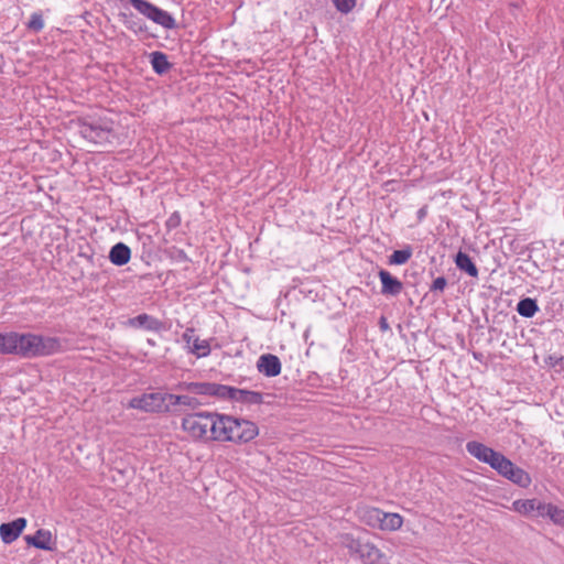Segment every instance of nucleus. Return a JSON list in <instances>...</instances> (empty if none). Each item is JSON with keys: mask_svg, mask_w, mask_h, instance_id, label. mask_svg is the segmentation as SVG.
Segmentation results:
<instances>
[{"mask_svg": "<svg viewBox=\"0 0 564 564\" xmlns=\"http://www.w3.org/2000/svg\"><path fill=\"white\" fill-rule=\"evenodd\" d=\"M220 414L216 412H196L182 420V429L194 440L218 441Z\"/></svg>", "mask_w": 564, "mask_h": 564, "instance_id": "1", "label": "nucleus"}, {"mask_svg": "<svg viewBox=\"0 0 564 564\" xmlns=\"http://www.w3.org/2000/svg\"><path fill=\"white\" fill-rule=\"evenodd\" d=\"M259 433L257 425L248 420L220 414L218 441L248 443Z\"/></svg>", "mask_w": 564, "mask_h": 564, "instance_id": "2", "label": "nucleus"}, {"mask_svg": "<svg viewBox=\"0 0 564 564\" xmlns=\"http://www.w3.org/2000/svg\"><path fill=\"white\" fill-rule=\"evenodd\" d=\"M15 355L23 357L47 356L61 349V343L57 338L34 334L15 333Z\"/></svg>", "mask_w": 564, "mask_h": 564, "instance_id": "3", "label": "nucleus"}, {"mask_svg": "<svg viewBox=\"0 0 564 564\" xmlns=\"http://www.w3.org/2000/svg\"><path fill=\"white\" fill-rule=\"evenodd\" d=\"M341 545L351 556L358 557L364 564H387L388 558L373 543L356 539L351 534H344Z\"/></svg>", "mask_w": 564, "mask_h": 564, "instance_id": "4", "label": "nucleus"}, {"mask_svg": "<svg viewBox=\"0 0 564 564\" xmlns=\"http://www.w3.org/2000/svg\"><path fill=\"white\" fill-rule=\"evenodd\" d=\"M169 393L152 392L134 397L129 401L128 406L144 412H170Z\"/></svg>", "mask_w": 564, "mask_h": 564, "instance_id": "5", "label": "nucleus"}, {"mask_svg": "<svg viewBox=\"0 0 564 564\" xmlns=\"http://www.w3.org/2000/svg\"><path fill=\"white\" fill-rule=\"evenodd\" d=\"M131 6L142 15L147 17L154 23L171 30L176 26L175 19L167 12L164 11L147 0H129Z\"/></svg>", "mask_w": 564, "mask_h": 564, "instance_id": "6", "label": "nucleus"}, {"mask_svg": "<svg viewBox=\"0 0 564 564\" xmlns=\"http://www.w3.org/2000/svg\"><path fill=\"white\" fill-rule=\"evenodd\" d=\"M80 134L88 141L96 144L112 143L115 133L108 124H101L100 122H85L80 126Z\"/></svg>", "mask_w": 564, "mask_h": 564, "instance_id": "7", "label": "nucleus"}, {"mask_svg": "<svg viewBox=\"0 0 564 564\" xmlns=\"http://www.w3.org/2000/svg\"><path fill=\"white\" fill-rule=\"evenodd\" d=\"M220 399H228L245 404H261L263 402V394L223 384Z\"/></svg>", "mask_w": 564, "mask_h": 564, "instance_id": "8", "label": "nucleus"}, {"mask_svg": "<svg viewBox=\"0 0 564 564\" xmlns=\"http://www.w3.org/2000/svg\"><path fill=\"white\" fill-rule=\"evenodd\" d=\"M182 338L184 343L186 344V348L188 351L196 357H206L210 354V346L209 343L205 339H199L195 336V330L193 328H187L183 335Z\"/></svg>", "mask_w": 564, "mask_h": 564, "instance_id": "9", "label": "nucleus"}, {"mask_svg": "<svg viewBox=\"0 0 564 564\" xmlns=\"http://www.w3.org/2000/svg\"><path fill=\"white\" fill-rule=\"evenodd\" d=\"M223 384L212 382H184L180 389L200 395H212L220 399Z\"/></svg>", "mask_w": 564, "mask_h": 564, "instance_id": "10", "label": "nucleus"}, {"mask_svg": "<svg viewBox=\"0 0 564 564\" xmlns=\"http://www.w3.org/2000/svg\"><path fill=\"white\" fill-rule=\"evenodd\" d=\"M25 527V518H17L11 522L2 523L0 525V536L2 542L6 544L12 543L20 536Z\"/></svg>", "mask_w": 564, "mask_h": 564, "instance_id": "11", "label": "nucleus"}, {"mask_svg": "<svg viewBox=\"0 0 564 564\" xmlns=\"http://www.w3.org/2000/svg\"><path fill=\"white\" fill-rule=\"evenodd\" d=\"M257 369L265 377H276L281 373L282 365L278 356L264 354L259 357Z\"/></svg>", "mask_w": 564, "mask_h": 564, "instance_id": "12", "label": "nucleus"}, {"mask_svg": "<svg viewBox=\"0 0 564 564\" xmlns=\"http://www.w3.org/2000/svg\"><path fill=\"white\" fill-rule=\"evenodd\" d=\"M378 275L381 281V293L383 295L397 296L402 292V282L399 279L391 275L389 271L380 270Z\"/></svg>", "mask_w": 564, "mask_h": 564, "instance_id": "13", "label": "nucleus"}, {"mask_svg": "<svg viewBox=\"0 0 564 564\" xmlns=\"http://www.w3.org/2000/svg\"><path fill=\"white\" fill-rule=\"evenodd\" d=\"M24 540L28 545H32L39 550L52 551L53 550V536L51 531L40 529L34 535H25Z\"/></svg>", "mask_w": 564, "mask_h": 564, "instance_id": "14", "label": "nucleus"}, {"mask_svg": "<svg viewBox=\"0 0 564 564\" xmlns=\"http://www.w3.org/2000/svg\"><path fill=\"white\" fill-rule=\"evenodd\" d=\"M466 451L468 452L469 455L485 464H488L494 457V455L497 453L491 447H488L485 444L477 441L468 442L466 444Z\"/></svg>", "mask_w": 564, "mask_h": 564, "instance_id": "15", "label": "nucleus"}, {"mask_svg": "<svg viewBox=\"0 0 564 564\" xmlns=\"http://www.w3.org/2000/svg\"><path fill=\"white\" fill-rule=\"evenodd\" d=\"M382 514L384 511L375 507H366L359 511V518L365 524L379 530L382 527Z\"/></svg>", "mask_w": 564, "mask_h": 564, "instance_id": "16", "label": "nucleus"}, {"mask_svg": "<svg viewBox=\"0 0 564 564\" xmlns=\"http://www.w3.org/2000/svg\"><path fill=\"white\" fill-rule=\"evenodd\" d=\"M129 325L132 327L144 328L147 330L160 332L163 328V323L148 314H140L129 319Z\"/></svg>", "mask_w": 564, "mask_h": 564, "instance_id": "17", "label": "nucleus"}, {"mask_svg": "<svg viewBox=\"0 0 564 564\" xmlns=\"http://www.w3.org/2000/svg\"><path fill=\"white\" fill-rule=\"evenodd\" d=\"M131 258V250L130 248L122 243L118 242L116 243L109 252V260L111 263L116 265H124L129 262Z\"/></svg>", "mask_w": 564, "mask_h": 564, "instance_id": "18", "label": "nucleus"}, {"mask_svg": "<svg viewBox=\"0 0 564 564\" xmlns=\"http://www.w3.org/2000/svg\"><path fill=\"white\" fill-rule=\"evenodd\" d=\"M455 264L460 271L466 272L468 275L473 278L478 276V269L467 253L459 251L455 257Z\"/></svg>", "mask_w": 564, "mask_h": 564, "instance_id": "19", "label": "nucleus"}, {"mask_svg": "<svg viewBox=\"0 0 564 564\" xmlns=\"http://www.w3.org/2000/svg\"><path fill=\"white\" fill-rule=\"evenodd\" d=\"M169 401L172 405H183L191 410H195L202 405V402L197 398L187 394L178 395L169 393Z\"/></svg>", "mask_w": 564, "mask_h": 564, "instance_id": "20", "label": "nucleus"}, {"mask_svg": "<svg viewBox=\"0 0 564 564\" xmlns=\"http://www.w3.org/2000/svg\"><path fill=\"white\" fill-rule=\"evenodd\" d=\"M151 65L156 74H164L171 68V64L164 53L155 51L151 53Z\"/></svg>", "mask_w": 564, "mask_h": 564, "instance_id": "21", "label": "nucleus"}, {"mask_svg": "<svg viewBox=\"0 0 564 564\" xmlns=\"http://www.w3.org/2000/svg\"><path fill=\"white\" fill-rule=\"evenodd\" d=\"M382 517V531H397L403 524V518L399 513L384 512Z\"/></svg>", "mask_w": 564, "mask_h": 564, "instance_id": "22", "label": "nucleus"}, {"mask_svg": "<svg viewBox=\"0 0 564 564\" xmlns=\"http://www.w3.org/2000/svg\"><path fill=\"white\" fill-rule=\"evenodd\" d=\"M15 332L0 334V354L9 355L15 354Z\"/></svg>", "mask_w": 564, "mask_h": 564, "instance_id": "23", "label": "nucleus"}, {"mask_svg": "<svg viewBox=\"0 0 564 564\" xmlns=\"http://www.w3.org/2000/svg\"><path fill=\"white\" fill-rule=\"evenodd\" d=\"M535 500L536 499H518L512 502L511 508L513 511L529 517L534 512Z\"/></svg>", "mask_w": 564, "mask_h": 564, "instance_id": "24", "label": "nucleus"}, {"mask_svg": "<svg viewBox=\"0 0 564 564\" xmlns=\"http://www.w3.org/2000/svg\"><path fill=\"white\" fill-rule=\"evenodd\" d=\"M539 307L535 300L527 297L521 300L517 305V312L523 317H532L538 312Z\"/></svg>", "mask_w": 564, "mask_h": 564, "instance_id": "25", "label": "nucleus"}, {"mask_svg": "<svg viewBox=\"0 0 564 564\" xmlns=\"http://www.w3.org/2000/svg\"><path fill=\"white\" fill-rule=\"evenodd\" d=\"M411 257L412 249L411 247H406L404 249L393 251V253L389 258V263L398 265L404 264L410 260Z\"/></svg>", "mask_w": 564, "mask_h": 564, "instance_id": "26", "label": "nucleus"}, {"mask_svg": "<svg viewBox=\"0 0 564 564\" xmlns=\"http://www.w3.org/2000/svg\"><path fill=\"white\" fill-rule=\"evenodd\" d=\"M531 477L530 475L523 470L522 468L520 467H517L514 474H513V480L512 482L522 487V488H527L530 486L531 484Z\"/></svg>", "mask_w": 564, "mask_h": 564, "instance_id": "27", "label": "nucleus"}, {"mask_svg": "<svg viewBox=\"0 0 564 564\" xmlns=\"http://www.w3.org/2000/svg\"><path fill=\"white\" fill-rule=\"evenodd\" d=\"M547 518H550L554 524L564 527V509L552 505V507L549 508Z\"/></svg>", "mask_w": 564, "mask_h": 564, "instance_id": "28", "label": "nucleus"}, {"mask_svg": "<svg viewBox=\"0 0 564 564\" xmlns=\"http://www.w3.org/2000/svg\"><path fill=\"white\" fill-rule=\"evenodd\" d=\"M333 3L340 13L347 14L356 7L357 0H333Z\"/></svg>", "mask_w": 564, "mask_h": 564, "instance_id": "29", "label": "nucleus"}, {"mask_svg": "<svg viewBox=\"0 0 564 564\" xmlns=\"http://www.w3.org/2000/svg\"><path fill=\"white\" fill-rule=\"evenodd\" d=\"M28 28L34 32H40L44 28L43 17L40 12H34L31 14L30 21L28 23Z\"/></svg>", "mask_w": 564, "mask_h": 564, "instance_id": "30", "label": "nucleus"}, {"mask_svg": "<svg viewBox=\"0 0 564 564\" xmlns=\"http://www.w3.org/2000/svg\"><path fill=\"white\" fill-rule=\"evenodd\" d=\"M507 457L502 455L501 453L497 452L491 460L488 463V465L495 469L498 474H500V470L502 469L503 463L506 462Z\"/></svg>", "mask_w": 564, "mask_h": 564, "instance_id": "31", "label": "nucleus"}, {"mask_svg": "<svg viewBox=\"0 0 564 564\" xmlns=\"http://www.w3.org/2000/svg\"><path fill=\"white\" fill-rule=\"evenodd\" d=\"M552 507V503H544L540 500H535V506H534V512H536V516L538 517H547L549 514V508Z\"/></svg>", "mask_w": 564, "mask_h": 564, "instance_id": "32", "label": "nucleus"}, {"mask_svg": "<svg viewBox=\"0 0 564 564\" xmlns=\"http://www.w3.org/2000/svg\"><path fill=\"white\" fill-rule=\"evenodd\" d=\"M446 285H447L446 279L444 276H438L433 281V283L430 288V291L431 292H443L444 289L446 288Z\"/></svg>", "mask_w": 564, "mask_h": 564, "instance_id": "33", "label": "nucleus"}, {"mask_svg": "<svg viewBox=\"0 0 564 564\" xmlns=\"http://www.w3.org/2000/svg\"><path fill=\"white\" fill-rule=\"evenodd\" d=\"M181 225V216L174 212L166 220L165 226L169 230L175 229Z\"/></svg>", "mask_w": 564, "mask_h": 564, "instance_id": "34", "label": "nucleus"}, {"mask_svg": "<svg viewBox=\"0 0 564 564\" xmlns=\"http://www.w3.org/2000/svg\"><path fill=\"white\" fill-rule=\"evenodd\" d=\"M514 466V464L510 460V459H506V462L503 463V466H502V469L500 470V474L502 477L505 475H507V473L509 471L510 468H512Z\"/></svg>", "mask_w": 564, "mask_h": 564, "instance_id": "35", "label": "nucleus"}, {"mask_svg": "<svg viewBox=\"0 0 564 564\" xmlns=\"http://www.w3.org/2000/svg\"><path fill=\"white\" fill-rule=\"evenodd\" d=\"M174 257L180 261H188L187 254L181 249L174 250Z\"/></svg>", "mask_w": 564, "mask_h": 564, "instance_id": "36", "label": "nucleus"}, {"mask_svg": "<svg viewBox=\"0 0 564 564\" xmlns=\"http://www.w3.org/2000/svg\"><path fill=\"white\" fill-rule=\"evenodd\" d=\"M517 467L518 466L514 465L512 468L509 469L507 475H505L503 477L507 478L508 480L512 481L513 480V474H514Z\"/></svg>", "mask_w": 564, "mask_h": 564, "instance_id": "37", "label": "nucleus"}, {"mask_svg": "<svg viewBox=\"0 0 564 564\" xmlns=\"http://www.w3.org/2000/svg\"><path fill=\"white\" fill-rule=\"evenodd\" d=\"M380 327L383 330L388 329V327H389L384 317H381V319H380Z\"/></svg>", "mask_w": 564, "mask_h": 564, "instance_id": "38", "label": "nucleus"}, {"mask_svg": "<svg viewBox=\"0 0 564 564\" xmlns=\"http://www.w3.org/2000/svg\"><path fill=\"white\" fill-rule=\"evenodd\" d=\"M424 215H425L424 209H423V208H422V209H420V210H419V217H420V218H422V217H424Z\"/></svg>", "mask_w": 564, "mask_h": 564, "instance_id": "39", "label": "nucleus"}]
</instances>
